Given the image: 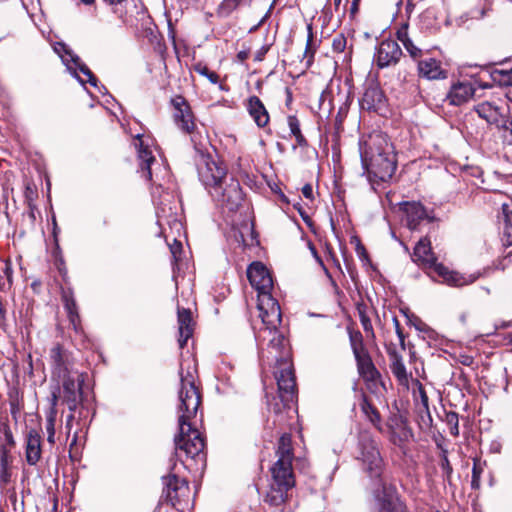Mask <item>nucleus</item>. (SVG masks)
<instances>
[{
	"mask_svg": "<svg viewBox=\"0 0 512 512\" xmlns=\"http://www.w3.org/2000/svg\"><path fill=\"white\" fill-rule=\"evenodd\" d=\"M398 431L394 429L392 425H390L391 428V441L394 445L402 446L406 442H409L410 439L413 437L412 430L407 426V424L404 421H400V423L396 424Z\"/></svg>",
	"mask_w": 512,
	"mask_h": 512,
	"instance_id": "obj_27",
	"label": "nucleus"
},
{
	"mask_svg": "<svg viewBox=\"0 0 512 512\" xmlns=\"http://www.w3.org/2000/svg\"><path fill=\"white\" fill-rule=\"evenodd\" d=\"M379 512H406V506L390 488L382 485L376 495Z\"/></svg>",
	"mask_w": 512,
	"mask_h": 512,
	"instance_id": "obj_15",
	"label": "nucleus"
},
{
	"mask_svg": "<svg viewBox=\"0 0 512 512\" xmlns=\"http://www.w3.org/2000/svg\"><path fill=\"white\" fill-rule=\"evenodd\" d=\"M212 198L228 211H236L243 200L240 183L234 177H226L221 185L211 190Z\"/></svg>",
	"mask_w": 512,
	"mask_h": 512,
	"instance_id": "obj_8",
	"label": "nucleus"
},
{
	"mask_svg": "<svg viewBox=\"0 0 512 512\" xmlns=\"http://www.w3.org/2000/svg\"><path fill=\"white\" fill-rule=\"evenodd\" d=\"M197 171L200 181L211 194V190L221 185L227 177V169L210 155L200 154L197 159Z\"/></svg>",
	"mask_w": 512,
	"mask_h": 512,
	"instance_id": "obj_7",
	"label": "nucleus"
},
{
	"mask_svg": "<svg viewBox=\"0 0 512 512\" xmlns=\"http://www.w3.org/2000/svg\"><path fill=\"white\" fill-rule=\"evenodd\" d=\"M47 432H48V437H47V440L48 442L50 443H54V435H55V432H54V425L52 422H50L47 426Z\"/></svg>",
	"mask_w": 512,
	"mask_h": 512,
	"instance_id": "obj_55",
	"label": "nucleus"
},
{
	"mask_svg": "<svg viewBox=\"0 0 512 512\" xmlns=\"http://www.w3.org/2000/svg\"><path fill=\"white\" fill-rule=\"evenodd\" d=\"M66 71L72 77H75L81 84L89 82L92 86H97V78L88 66H66Z\"/></svg>",
	"mask_w": 512,
	"mask_h": 512,
	"instance_id": "obj_26",
	"label": "nucleus"
},
{
	"mask_svg": "<svg viewBox=\"0 0 512 512\" xmlns=\"http://www.w3.org/2000/svg\"><path fill=\"white\" fill-rule=\"evenodd\" d=\"M359 454L357 459L362 462L363 469L368 473L371 479L379 480L384 469V462L380 455L378 445L372 436L363 432L358 440Z\"/></svg>",
	"mask_w": 512,
	"mask_h": 512,
	"instance_id": "obj_6",
	"label": "nucleus"
},
{
	"mask_svg": "<svg viewBox=\"0 0 512 512\" xmlns=\"http://www.w3.org/2000/svg\"><path fill=\"white\" fill-rule=\"evenodd\" d=\"M359 3L360 1L352 0L351 7H350V14L351 16H354L359 11Z\"/></svg>",
	"mask_w": 512,
	"mask_h": 512,
	"instance_id": "obj_56",
	"label": "nucleus"
},
{
	"mask_svg": "<svg viewBox=\"0 0 512 512\" xmlns=\"http://www.w3.org/2000/svg\"><path fill=\"white\" fill-rule=\"evenodd\" d=\"M478 116L487 121L489 124H494L497 127L500 126L502 121V115H500L497 107L493 106L491 103L485 102L481 103L475 108Z\"/></svg>",
	"mask_w": 512,
	"mask_h": 512,
	"instance_id": "obj_24",
	"label": "nucleus"
},
{
	"mask_svg": "<svg viewBox=\"0 0 512 512\" xmlns=\"http://www.w3.org/2000/svg\"><path fill=\"white\" fill-rule=\"evenodd\" d=\"M475 93V88L470 82H458L454 84L448 94L450 104L460 106L470 100Z\"/></svg>",
	"mask_w": 512,
	"mask_h": 512,
	"instance_id": "obj_18",
	"label": "nucleus"
},
{
	"mask_svg": "<svg viewBox=\"0 0 512 512\" xmlns=\"http://www.w3.org/2000/svg\"><path fill=\"white\" fill-rule=\"evenodd\" d=\"M75 416L73 414V412H71L68 416H67V419H66V427H70L71 426V423L72 421L74 420Z\"/></svg>",
	"mask_w": 512,
	"mask_h": 512,
	"instance_id": "obj_60",
	"label": "nucleus"
},
{
	"mask_svg": "<svg viewBox=\"0 0 512 512\" xmlns=\"http://www.w3.org/2000/svg\"><path fill=\"white\" fill-rule=\"evenodd\" d=\"M286 92H287V101L286 102H287V104H289L292 100V94L289 89H286Z\"/></svg>",
	"mask_w": 512,
	"mask_h": 512,
	"instance_id": "obj_64",
	"label": "nucleus"
},
{
	"mask_svg": "<svg viewBox=\"0 0 512 512\" xmlns=\"http://www.w3.org/2000/svg\"><path fill=\"white\" fill-rule=\"evenodd\" d=\"M249 54H250V51L243 50L237 54V58L239 61L243 62V61H246L249 59Z\"/></svg>",
	"mask_w": 512,
	"mask_h": 512,
	"instance_id": "obj_57",
	"label": "nucleus"
},
{
	"mask_svg": "<svg viewBox=\"0 0 512 512\" xmlns=\"http://www.w3.org/2000/svg\"><path fill=\"white\" fill-rule=\"evenodd\" d=\"M404 47L409 52L414 61H417L422 56V50L416 47L412 40L408 41Z\"/></svg>",
	"mask_w": 512,
	"mask_h": 512,
	"instance_id": "obj_44",
	"label": "nucleus"
},
{
	"mask_svg": "<svg viewBox=\"0 0 512 512\" xmlns=\"http://www.w3.org/2000/svg\"><path fill=\"white\" fill-rule=\"evenodd\" d=\"M67 316L73 329L77 332L80 329V316L78 310L67 312Z\"/></svg>",
	"mask_w": 512,
	"mask_h": 512,
	"instance_id": "obj_46",
	"label": "nucleus"
},
{
	"mask_svg": "<svg viewBox=\"0 0 512 512\" xmlns=\"http://www.w3.org/2000/svg\"><path fill=\"white\" fill-rule=\"evenodd\" d=\"M6 288H8L7 283L4 280V276L0 274V290L4 291Z\"/></svg>",
	"mask_w": 512,
	"mask_h": 512,
	"instance_id": "obj_61",
	"label": "nucleus"
},
{
	"mask_svg": "<svg viewBox=\"0 0 512 512\" xmlns=\"http://www.w3.org/2000/svg\"><path fill=\"white\" fill-rule=\"evenodd\" d=\"M393 322H394V325H395L396 334H397V336L399 338V341H400V345H401L402 349H405V343H404L405 337H404L403 331H402V329L400 327L399 320L396 317H394L393 318Z\"/></svg>",
	"mask_w": 512,
	"mask_h": 512,
	"instance_id": "obj_48",
	"label": "nucleus"
},
{
	"mask_svg": "<svg viewBox=\"0 0 512 512\" xmlns=\"http://www.w3.org/2000/svg\"><path fill=\"white\" fill-rule=\"evenodd\" d=\"M401 210L406 214L407 226L410 230H416L424 219H429L425 207L419 202H403L400 204Z\"/></svg>",
	"mask_w": 512,
	"mask_h": 512,
	"instance_id": "obj_17",
	"label": "nucleus"
},
{
	"mask_svg": "<svg viewBox=\"0 0 512 512\" xmlns=\"http://www.w3.org/2000/svg\"><path fill=\"white\" fill-rule=\"evenodd\" d=\"M446 453H447V451L444 450L442 458H441L440 466H441L442 471L445 473L446 477L449 479L451 474H452V472H453V468H452V466L450 464V461H449Z\"/></svg>",
	"mask_w": 512,
	"mask_h": 512,
	"instance_id": "obj_45",
	"label": "nucleus"
},
{
	"mask_svg": "<svg viewBox=\"0 0 512 512\" xmlns=\"http://www.w3.org/2000/svg\"><path fill=\"white\" fill-rule=\"evenodd\" d=\"M106 3H108L111 6H122L124 2L127 0H104Z\"/></svg>",
	"mask_w": 512,
	"mask_h": 512,
	"instance_id": "obj_58",
	"label": "nucleus"
},
{
	"mask_svg": "<svg viewBox=\"0 0 512 512\" xmlns=\"http://www.w3.org/2000/svg\"><path fill=\"white\" fill-rule=\"evenodd\" d=\"M412 260L425 268L433 269L444 282L451 286H464L473 283L476 279L473 276H461L457 272L449 271L443 264L437 263V259L431 249L430 240L427 237L420 239L416 244Z\"/></svg>",
	"mask_w": 512,
	"mask_h": 512,
	"instance_id": "obj_5",
	"label": "nucleus"
},
{
	"mask_svg": "<svg viewBox=\"0 0 512 512\" xmlns=\"http://www.w3.org/2000/svg\"><path fill=\"white\" fill-rule=\"evenodd\" d=\"M408 25L405 24L402 28L397 31V38L402 42L403 46L411 39L408 36L407 31Z\"/></svg>",
	"mask_w": 512,
	"mask_h": 512,
	"instance_id": "obj_47",
	"label": "nucleus"
},
{
	"mask_svg": "<svg viewBox=\"0 0 512 512\" xmlns=\"http://www.w3.org/2000/svg\"><path fill=\"white\" fill-rule=\"evenodd\" d=\"M179 347L182 349L193 334L192 314L189 309H178Z\"/></svg>",
	"mask_w": 512,
	"mask_h": 512,
	"instance_id": "obj_21",
	"label": "nucleus"
},
{
	"mask_svg": "<svg viewBox=\"0 0 512 512\" xmlns=\"http://www.w3.org/2000/svg\"><path fill=\"white\" fill-rule=\"evenodd\" d=\"M162 482L164 486L162 500L171 503L173 507L188 500L190 489L186 480L179 479L175 474H169L162 477Z\"/></svg>",
	"mask_w": 512,
	"mask_h": 512,
	"instance_id": "obj_11",
	"label": "nucleus"
},
{
	"mask_svg": "<svg viewBox=\"0 0 512 512\" xmlns=\"http://www.w3.org/2000/svg\"><path fill=\"white\" fill-rule=\"evenodd\" d=\"M58 401H59L58 394L56 392H53L52 393V397H51V405H52V407H55L57 405Z\"/></svg>",
	"mask_w": 512,
	"mask_h": 512,
	"instance_id": "obj_59",
	"label": "nucleus"
},
{
	"mask_svg": "<svg viewBox=\"0 0 512 512\" xmlns=\"http://www.w3.org/2000/svg\"><path fill=\"white\" fill-rule=\"evenodd\" d=\"M421 77L428 80H437L447 78V71L441 69V66H417Z\"/></svg>",
	"mask_w": 512,
	"mask_h": 512,
	"instance_id": "obj_33",
	"label": "nucleus"
},
{
	"mask_svg": "<svg viewBox=\"0 0 512 512\" xmlns=\"http://www.w3.org/2000/svg\"><path fill=\"white\" fill-rule=\"evenodd\" d=\"M302 194L305 198L312 200L313 199V188L311 184H305L302 187Z\"/></svg>",
	"mask_w": 512,
	"mask_h": 512,
	"instance_id": "obj_52",
	"label": "nucleus"
},
{
	"mask_svg": "<svg viewBox=\"0 0 512 512\" xmlns=\"http://www.w3.org/2000/svg\"><path fill=\"white\" fill-rule=\"evenodd\" d=\"M248 111L259 127H264L268 123V112L258 97L253 96L249 99Z\"/></svg>",
	"mask_w": 512,
	"mask_h": 512,
	"instance_id": "obj_22",
	"label": "nucleus"
},
{
	"mask_svg": "<svg viewBox=\"0 0 512 512\" xmlns=\"http://www.w3.org/2000/svg\"><path fill=\"white\" fill-rule=\"evenodd\" d=\"M359 152L364 173L369 180L386 182L397 168L393 144L386 134L373 132L359 141Z\"/></svg>",
	"mask_w": 512,
	"mask_h": 512,
	"instance_id": "obj_2",
	"label": "nucleus"
},
{
	"mask_svg": "<svg viewBox=\"0 0 512 512\" xmlns=\"http://www.w3.org/2000/svg\"><path fill=\"white\" fill-rule=\"evenodd\" d=\"M12 273H13V271H12L11 266L9 264H6L5 268L3 269V274L6 277L5 282L7 283V287H10V285H11Z\"/></svg>",
	"mask_w": 512,
	"mask_h": 512,
	"instance_id": "obj_51",
	"label": "nucleus"
},
{
	"mask_svg": "<svg viewBox=\"0 0 512 512\" xmlns=\"http://www.w3.org/2000/svg\"><path fill=\"white\" fill-rule=\"evenodd\" d=\"M279 397L284 406L290 407L296 398V378L291 361H282L277 364L275 371Z\"/></svg>",
	"mask_w": 512,
	"mask_h": 512,
	"instance_id": "obj_9",
	"label": "nucleus"
},
{
	"mask_svg": "<svg viewBox=\"0 0 512 512\" xmlns=\"http://www.w3.org/2000/svg\"><path fill=\"white\" fill-rule=\"evenodd\" d=\"M309 36H308V43H307V50L306 53L309 50L310 42L312 41V27L311 25L308 26Z\"/></svg>",
	"mask_w": 512,
	"mask_h": 512,
	"instance_id": "obj_62",
	"label": "nucleus"
},
{
	"mask_svg": "<svg viewBox=\"0 0 512 512\" xmlns=\"http://www.w3.org/2000/svg\"><path fill=\"white\" fill-rule=\"evenodd\" d=\"M347 40L343 35H337L332 42L333 50L342 53L346 48Z\"/></svg>",
	"mask_w": 512,
	"mask_h": 512,
	"instance_id": "obj_42",
	"label": "nucleus"
},
{
	"mask_svg": "<svg viewBox=\"0 0 512 512\" xmlns=\"http://www.w3.org/2000/svg\"><path fill=\"white\" fill-rule=\"evenodd\" d=\"M247 278L259 293V318L274 327L280 321V306L270 294L273 280L268 269L261 262H253L247 268Z\"/></svg>",
	"mask_w": 512,
	"mask_h": 512,
	"instance_id": "obj_4",
	"label": "nucleus"
},
{
	"mask_svg": "<svg viewBox=\"0 0 512 512\" xmlns=\"http://www.w3.org/2000/svg\"><path fill=\"white\" fill-rule=\"evenodd\" d=\"M358 372L361 376L373 380L377 374V370L372 362L368 350L354 355Z\"/></svg>",
	"mask_w": 512,
	"mask_h": 512,
	"instance_id": "obj_23",
	"label": "nucleus"
},
{
	"mask_svg": "<svg viewBox=\"0 0 512 512\" xmlns=\"http://www.w3.org/2000/svg\"><path fill=\"white\" fill-rule=\"evenodd\" d=\"M416 385L418 387V392L420 396V402L423 408V411L427 414V417L429 421H432V417L429 410V398L427 396V393L423 387V385L420 383V381L416 380Z\"/></svg>",
	"mask_w": 512,
	"mask_h": 512,
	"instance_id": "obj_39",
	"label": "nucleus"
},
{
	"mask_svg": "<svg viewBox=\"0 0 512 512\" xmlns=\"http://www.w3.org/2000/svg\"><path fill=\"white\" fill-rule=\"evenodd\" d=\"M493 82L500 86H510L508 98L512 102V66L509 70H493L490 72Z\"/></svg>",
	"mask_w": 512,
	"mask_h": 512,
	"instance_id": "obj_31",
	"label": "nucleus"
},
{
	"mask_svg": "<svg viewBox=\"0 0 512 512\" xmlns=\"http://www.w3.org/2000/svg\"><path fill=\"white\" fill-rule=\"evenodd\" d=\"M386 98L382 90L376 86H369L360 100V107L369 111L381 113L385 108Z\"/></svg>",
	"mask_w": 512,
	"mask_h": 512,
	"instance_id": "obj_16",
	"label": "nucleus"
},
{
	"mask_svg": "<svg viewBox=\"0 0 512 512\" xmlns=\"http://www.w3.org/2000/svg\"><path fill=\"white\" fill-rule=\"evenodd\" d=\"M482 469L480 466L474 462L473 469H472V480H471V486L473 489H478L480 486V477H481Z\"/></svg>",
	"mask_w": 512,
	"mask_h": 512,
	"instance_id": "obj_43",
	"label": "nucleus"
},
{
	"mask_svg": "<svg viewBox=\"0 0 512 512\" xmlns=\"http://www.w3.org/2000/svg\"><path fill=\"white\" fill-rule=\"evenodd\" d=\"M26 461L29 465H36L41 458V436L35 429L29 430L26 437Z\"/></svg>",
	"mask_w": 512,
	"mask_h": 512,
	"instance_id": "obj_19",
	"label": "nucleus"
},
{
	"mask_svg": "<svg viewBox=\"0 0 512 512\" xmlns=\"http://www.w3.org/2000/svg\"><path fill=\"white\" fill-rule=\"evenodd\" d=\"M361 409L363 413L366 415V417L369 419V421L378 429L381 430L380 422H381V416L377 409L366 399L361 404Z\"/></svg>",
	"mask_w": 512,
	"mask_h": 512,
	"instance_id": "obj_34",
	"label": "nucleus"
},
{
	"mask_svg": "<svg viewBox=\"0 0 512 512\" xmlns=\"http://www.w3.org/2000/svg\"><path fill=\"white\" fill-rule=\"evenodd\" d=\"M288 126L290 128L291 134L296 138L298 144L302 145L305 143V138L301 133L300 124L296 116H288Z\"/></svg>",
	"mask_w": 512,
	"mask_h": 512,
	"instance_id": "obj_36",
	"label": "nucleus"
},
{
	"mask_svg": "<svg viewBox=\"0 0 512 512\" xmlns=\"http://www.w3.org/2000/svg\"><path fill=\"white\" fill-rule=\"evenodd\" d=\"M240 4L236 0H223L217 8L219 17L229 16Z\"/></svg>",
	"mask_w": 512,
	"mask_h": 512,
	"instance_id": "obj_37",
	"label": "nucleus"
},
{
	"mask_svg": "<svg viewBox=\"0 0 512 512\" xmlns=\"http://www.w3.org/2000/svg\"><path fill=\"white\" fill-rule=\"evenodd\" d=\"M60 399L67 405L70 412H75L82 399L81 382L64 377Z\"/></svg>",
	"mask_w": 512,
	"mask_h": 512,
	"instance_id": "obj_13",
	"label": "nucleus"
},
{
	"mask_svg": "<svg viewBox=\"0 0 512 512\" xmlns=\"http://www.w3.org/2000/svg\"><path fill=\"white\" fill-rule=\"evenodd\" d=\"M67 300H75L73 291L71 289H63L62 290V301L63 304L66 303Z\"/></svg>",
	"mask_w": 512,
	"mask_h": 512,
	"instance_id": "obj_53",
	"label": "nucleus"
},
{
	"mask_svg": "<svg viewBox=\"0 0 512 512\" xmlns=\"http://www.w3.org/2000/svg\"><path fill=\"white\" fill-rule=\"evenodd\" d=\"M11 414L13 415V417L16 419V416H17V408L14 404H11Z\"/></svg>",
	"mask_w": 512,
	"mask_h": 512,
	"instance_id": "obj_63",
	"label": "nucleus"
},
{
	"mask_svg": "<svg viewBox=\"0 0 512 512\" xmlns=\"http://www.w3.org/2000/svg\"><path fill=\"white\" fill-rule=\"evenodd\" d=\"M282 322V315L280 314V321L277 325L272 327V325L265 323L262 321L264 328L261 330V336L265 339V334L267 333L269 338L268 343V353L271 358L276 361L277 364L282 361H290L288 359L289 356V348L287 340L284 337V334L278 330Z\"/></svg>",
	"mask_w": 512,
	"mask_h": 512,
	"instance_id": "obj_10",
	"label": "nucleus"
},
{
	"mask_svg": "<svg viewBox=\"0 0 512 512\" xmlns=\"http://www.w3.org/2000/svg\"><path fill=\"white\" fill-rule=\"evenodd\" d=\"M445 422L449 427L450 434L454 437L459 435V418L458 414L453 411H449L446 413Z\"/></svg>",
	"mask_w": 512,
	"mask_h": 512,
	"instance_id": "obj_38",
	"label": "nucleus"
},
{
	"mask_svg": "<svg viewBox=\"0 0 512 512\" xmlns=\"http://www.w3.org/2000/svg\"><path fill=\"white\" fill-rule=\"evenodd\" d=\"M50 360L58 377H66L73 364L71 353L57 343L50 349Z\"/></svg>",
	"mask_w": 512,
	"mask_h": 512,
	"instance_id": "obj_14",
	"label": "nucleus"
},
{
	"mask_svg": "<svg viewBox=\"0 0 512 512\" xmlns=\"http://www.w3.org/2000/svg\"><path fill=\"white\" fill-rule=\"evenodd\" d=\"M499 128H502L509 133L510 138L508 139V143L512 145V120L504 119Z\"/></svg>",
	"mask_w": 512,
	"mask_h": 512,
	"instance_id": "obj_49",
	"label": "nucleus"
},
{
	"mask_svg": "<svg viewBox=\"0 0 512 512\" xmlns=\"http://www.w3.org/2000/svg\"><path fill=\"white\" fill-rule=\"evenodd\" d=\"M402 52L394 41L382 42L378 49L376 64H396L400 60Z\"/></svg>",
	"mask_w": 512,
	"mask_h": 512,
	"instance_id": "obj_20",
	"label": "nucleus"
},
{
	"mask_svg": "<svg viewBox=\"0 0 512 512\" xmlns=\"http://www.w3.org/2000/svg\"><path fill=\"white\" fill-rule=\"evenodd\" d=\"M54 51L59 55L63 64H78V55H76L73 50L65 43L57 42L54 45Z\"/></svg>",
	"mask_w": 512,
	"mask_h": 512,
	"instance_id": "obj_32",
	"label": "nucleus"
},
{
	"mask_svg": "<svg viewBox=\"0 0 512 512\" xmlns=\"http://www.w3.org/2000/svg\"><path fill=\"white\" fill-rule=\"evenodd\" d=\"M358 313H359L360 322H361V325H362L364 331L369 332L373 335V326H372L370 318L368 317V315L365 312V309L359 307Z\"/></svg>",
	"mask_w": 512,
	"mask_h": 512,
	"instance_id": "obj_41",
	"label": "nucleus"
},
{
	"mask_svg": "<svg viewBox=\"0 0 512 512\" xmlns=\"http://www.w3.org/2000/svg\"><path fill=\"white\" fill-rule=\"evenodd\" d=\"M138 158L140 160V167L144 171V177L147 180H151V164L155 161V157L147 147L143 146L142 142L139 143Z\"/></svg>",
	"mask_w": 512,
	"mask_h": 512,
	"instance_id": "obj_29",
	"label": "nucleus"
},
{
	"mask_svg": "<svg viewBox=\"0 0 512 512\" xmlns=\"http://www.w3.org/2000/svg\"><path fill=\"white\" fill-rule=\"evenodd\" d=\"M389 355L391 358L390 368L393 375L400 382H406L408 380V374L406 371V367L403 363L402 357L396 351L389 352Z\"/></svg>",
	"mask_w": 512,
	"mask_h": 512,
	"instance_id": "obj_30",
	"label": "nucleus"
},
{
	"mask_svg": "<svg viewBox=\"0 0 512 512\" xmlns=\"http://www.w3.org/2000/svg\"><path fill=\"white\" fill-rule=\"evenodd\" d=\"M269 47L268 46H262L257 51L254 52L253 61L260 62L263 60L264 56L268 52Z\"/></svg>",
	"mask_w": 512,
	"mask_h": 512,
	"instance_id": "obj_50",
	"label": "nucleus"
},
{
	"mask_svg": "<svg viewBox=\"0 0 512 512\" xmlns=\"http://www.w3.org/2000/svg\"><path fill=\"white\" fill-rule=\"evenodd\" d=\"M502 240L505 245H512V204H502Z\"/></svg>",
	"mask_w": 512,
	"mask_h": 512,
	"instance_id": "obj_25",
	"label": "nucleus"
},
{
	"mask_svg": "<svg viewBox=\"0 0 512 512\" xmlns=\"http://www.w3.org/2000/svg\"><path fill=\"white\" fill-rule=\"evenodd\" d=\"M171 105L173 107V118L182 131L192 133L195 128L193 114L187 101L182 96L172 98Z\"/></svg>",
	"mask_w": 512,
	"mask_h": 512,
	"instance_id": "obj_12",
	"label": "nucleus"
},
{
	"mask_svg": "<svg viewBox=\"0 0 512 512\" xmlns=\"http://www.w3.org/2000/svg\"><path fill=\"white\" fill-rule=\"evenodd\" d=\"M277 461L271 468L272 482L266 494L265 502L271 506H280L288 498V491L294 486L292 470L293 449L290 434H283L276 451Z\"/></svg>",
	"mask_w": 512,
	"mask_h": 512,
	"instance_id": "obj_3",
	"label": "nucleus"
},
{
	"mask_svg": "<svg viewBox=\"0 0 512 512\" xmlns=\"http://www.w3.org/2000/svg\"><path fill=\"white\" fill-rule=\"evenodd\" d=\"M181 387L178 393L179 432L174 438V457L187 469L203 468L206 462L205 442L200 432L193 428L191 420L196 416L201 403V395L195 385V376L189 369L184 373L181 365Z\"/></svg>",
	"mask_w": 512,
	"mask_h": 512,
	"instance_id": "obj_1",
	"label": "nucleus"
},
{
	"mask_svg": "<svg viewBox=\"0 0 512 512\" xmlns=\"http://www.w3.org/2000/svg\"><path fill=\"white\" fill-rule=\"evenodd\" d=\"M64 308L67 312L78 310L77 304L75 300H67L66 303H64Z\"/></svg>",
	"mask_w": 512,
	"mask_h": 512,
	"instance_id": "obj_54",
	"label": "nucleus"
},
{
	"mask_svg": "<svg viewBox=\"0 0 512 512\" xmlns=\"http://www.w3.org/2000/svg\"><path fill=\"white\" fill-rule=\"evenodd\" d=\"M349 338H350V344H351V348H352L354 355L362 353L364 351H367V349L363 343V336L359 331L350 332Z\"/></svg>",
	"mask_w": 512,
	"mask_h": 512,
	"instance_id": "obj_35",
	"label": "nucleus"
},
{
	"mask_svg": "<svg viewBox=\"0 0 512 512\" xmlns=\"http://www.w3.org/2000/svg\"><path fill=\"white\" fill-rule=\"evenodd\" d=\"M12 463L11 452L0 450V488H4L11 480L10 464Z\"/></svg>",
	"mask_w": 512,
	"mask_h": 512,
	"instance_id": "obj_28",
	"label": "nucleus"
},
{
	"mask_svg": "<svg viewBox=\"0 0 512 512\" xmlns=\"http://www.w3.org/2000/svg\"><path fill=\"white\" fill-rule=\"evenodd\" d=\"M194 70L200 75L207 77L208 80L213 84H217L219 82V75L216 72L210 70L208 66H194Z\"/></svg>",
	"mask_w": 512,
	"mask_h": 512,
	"instance_id": "obj_40",
	"label": "nucleus"
}]
</instances>
